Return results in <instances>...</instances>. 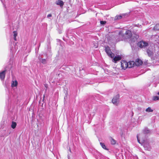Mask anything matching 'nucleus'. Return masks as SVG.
<instances>
[{"instance_id":"30","label":"nucleus","mask_w":159,"mask_h":159,"mask_svg":"<svg viewBox=\"0 0 159 159\" xmlns=\"http://www.w3.org/2000/svg\"><path fill=\"white\" fill-rule=\"evenodd\" d=\"M81 71H83V72L84 71V70H81Z\"/></svg>"},{"instance_id":"13","label":"nucleus","mask_w":159,"mask_h":159,"mask_svg":"<svg viewBox=\"0 0 159 159\" xmlns=\"http://www.w3.org/2000/svg\"><path fill=\"white\" fill-rule=\"evenodd\" d=\"M143 63L142 61L140 59H138L136 60L135 62V64L137 66H139L142 64Z\"/></svg>"},{"instance_id":"8","label":"nucleus","mask_w":159,"mask_h":159,"mask_svg":"<svg viewBox=\"0 0 159 159\" xmlns=\"http://www.w3.org/2000/svg\"><path fill=\"white\" fill-rule=\"evenodd\" d=\"M6 70V68H5L4 70L0 72V79L2 80H3L5 79Z\"/></svg>"},{"instance_id":"22","label":"nucleus","mask_w":159,"mask_h":159,"mask_svg":"<svg viewBox=\"0 0 159 159\" xmlns=\"http://www.w3.org/2000/svg\"><path fill=\"white\" fill-rule=\"evenodd\" d=\"M16 122H12L11 125V127L13 129H14L16 128Z\"/></svg>"},{"instance_id":"31","label":"nucleus","mask_w":159,"mask_h":159,"mask_svg":"<svg viewBox=\"0 0 159 159\" xmlns=\"http://www.w3.org/2000/svg\"><path fill=\"white\" fill-rule=\"evenodd\" d=\"M44 97H45V96H44V95H43V99H44Z\"/></svg>"},{"instance_id":"25","label":"nucleus","mask_w":159,"mask_h":159,"mask_svg":"<svg viewBox=\"0 0 159 159\" xmlns=\"http://www.w3.org/2000/svg\"><path fill=\"white\" fill-rule=\"evenodd\" d=\"M107 22L106 21H100V24L102 25H105Z\"/></svg>"},{"instance_id":"9","label":"nucleus","mask_w":159,"mask_h":159,"mask_svg":"<svg viewBox=\"0 0 159 159\" xmlns=\"http://www.w3.org/2000/svg\"><path fill=\"white\" fill-rule=\"evenodd\" d=\"M111 35L110 36V38L109 39L108 43L111 42L112 43H115L117 42V40L115 38V36H113V37L112 36L110 37Z\"/></svg>"},{"instance_id":"23","label":"nucleus","mask_w":159,"mask_h":159,"mask_svg":"<svg viewBox=\"0 0 159 159\" xmlns=\"http://www.w3.org/2000/svg\"><path fill=\"white\" fill-rule=\"evenodd\" d=\"M152 99L154 101L158 100H159V97L158 96H153Z\"/></svg>"},{"instance_id":"7","label":"nucleus","mask_w":159,"mask_h":159,"mask_svg":"<svg viewBox=\"0 0 159 159\" xmlns=\"http://www.w3.org/2000/svg\"><path fill=\"white\" fill-rule=\"evenodd\" d=\"M138 46L141 48L145 47L148 45V43L144 41H141L139 42L138 43Z\"/></svg>"},{"instance_id":"29","label":"nucleus","mask_w":159,"mask_h":159,"mask_svg":"<svg viewBox=\"0 0 159 159\" xmlns=\"http://www.w3.org/2000/svg\"><path fill=\"white\" fill-rule=\"evenodd\" d=\"M14 39L16 41V37H14Z\"/></svg>"},{"instance_id":"12","label":"nucleus","mask_w":159,"mask_h":159,"mask_svg":"<svg viewBox=\"0 0 159 159\" xmlns=\"http://www.w3.org/2000/svg\"><path fill=\"white\" fill-rule=\"evenodd\" d=\"M128 64V68H130L133 67L135 66V62L134 61H130L128 62H127Z\"/></svg>"},{"instance_id":"18","label":"nucleus","mask_w":159,"mask_h":159,"mask_svg":"<svg viewBox=\"0 0 159 159\" xmlns=\"http://www.w3.org/2000/svg\"><path fill=\"white\" fill-rule=\"evenodd\" d=\"M147 52L149 57H151L152 56V52L151 51H150L149 49H147Z\"/></svg>"},{"instance_id":"4","label":"nucleus","mask_w":159,"mask_h":159,"mask_svg":"<svg viewBox=\"0 0 159 159\" xmlns=\"http://www.w3.org/2000/svg\"><path fill=\"white\" fill-rule=\"evenodd\" d=\"M132 32L131 30H127L125 34V38L126 39H129L132 36Z\"/></svg>"},{"instance_id":"24","label":"nucleus","mask_w":159,"mask_h":159,"mask_svg":"<svg viewBox=\"0 0 159 159\" xmlns=\"http://www.w3.org/2000/svg\"><path fill=\"white\" fill-rule=\"evenodd\" d=\"M100 144L101 145L102 147L104 149H105L106 150H107V149L106 148V146H105V145L102 143H100Z\"/></svg>"},{"instance_id":"28","label":"nucleus","mask_w":159,"mask_h":159,"mask_svg":"<svg viewBox=\"0 0 159 159\" xmlns=\"http://www.w3.org/2000/svg\"><path fill=\"white\" fill-rule=\"evenodd\" d=\"M44 86H45V87L46 88V89H47V87H48V86H47V84H45L44 85Z\"/></svg>"},{"instance_id":"17","label":"nucleus","mask_w":159,"mask_h":159,"mask_svg":"<svg viewBox=\"0 0 159 159\" xmlns=\"http://www.w3.org/2000/svg\"><path fill=\"white\" fill-rule=\"evenodd\" d=\"M17 84L18 82L16 80H15V81H13L11 82V86L13 87H16Z\"/></svg>"},{"instance_id":"2","label":"nucleus","mask_w":159,"mask_h":159,"mask_svg":"<svg viewBox=\"0 0 159 159\" xmlns=\"http://www.w3.org/2000/svg\"><path fill=\"white\" fill-rule=\"evenodd\" d=\"M141 134H138L137 135V139L138 142L143 146L145 150L150 151L151 148L148 143L145 142V140L141 138Z\"/></svg>"},{"instance_id":"26","label":"nucleus","mask_w":159,"mask_h":159,"mask_svg":"<svg viewBox=\"0 0 159 159\" xmlns=\"http://www.w3.org/2000/svg\"><path fill=\"white\" fill-rule=\"evenodd\" d=\"M13 33H14V35H13L14 37H16V36H17V34L16 32L14 31L13 32Z\"/></svg>"},{"instance_id":"14","label":"nucleus","mask_w":159,"mask_h":159,"mask_svg":"<svg viewBox=\"0 0 159 159\" xmlns=\"http://www.w3.org/2000/svg\"><path fill=\"white\" fill-rule=\"evenodd\" d=\"M56 3V4L59 5L61 7H62L64 5L63 2L62 1L60 0L57 1Z\"/></svg>"},{"instance_id":"3","label":"nucleus","mask_w":159,"mask_h":159,"mask_svg":"<svg viewBox=\"0 0 159 159\" xmlns=\"http://www.w3.org/2000/svg\"><path fill=\"white\" fill-rule=\"evenodd\" d=\"M105 50L109 57L111 58L114 57V54L112 53L109 47L108 46L105 47Z\"/></svg>"},{"instance_id":"20","label":"nucleus","mask_w":159,"mask_h":159,"mask_svg":"<svg viewBox=\"0 0 159 159\" xmlns=\"http://www.w3.org/2000/svg\"><path fill=\"white\" fill-rule=\"evenodd\" d=\"M153 111V110L150 107H148L146 109V111L148 112H152Z\"/></svg>"},{"instance_id":"10","label":"nucleus","mask_w":159,"mask_h":159,"mask_svg":"<svg viewBox=\"0 0 159 159\" xmlns=\"http://www.w3.org/2000/svg\"><path fill=\"white\" fill-rule=\"evenodd\" d=\"M143 134H149L150 132V131L147 127H145L143 130ZM142 134L141 137L143 134Z\"/></svg>"},{"instance_id":"19","label":"nucleus","mask_w":159,"mask_h":159,"mask_svg":"<svg viewBox=\"0 0 159 159\" xmlns=\"http://www.w3.org/2000/svg\"><path fill=\"white\" fill-rule=\"evenodd\" d=\"M110 141L111 144L114 145L116 143V141L111 138H110Z\"/></svg>"},{"instance_id":"5","label":"nucleus","mask_w":159,"mask_h":159,"mask_svg":"<svg viewBox=\"0 0 159 159\" xmlns=\"http://www.w3.org/2000/svg\"><path fill=\"white\" fill-rule=\"evenodd\" d=\"M121 66L122 69L125 70L128 68V64L127 62L126 61L122 60L121 61Z\"/></svg>"},{"instance_id":"21","label":"nucleus","mask_w":159,"mask_h":159,"mask_svg":"<svg viewBox=\"0 0 159 159\" xmlns=\"http://www.w3.org/2000/svg\"><path fill=\"white\" fill-rule=\"evenodd\" d=\"M153 29L155 30H159V24L156 25L153 28Z\"/></svg>"},{"instance_id":"27","label":"nucleus","mask_w":159,"mask_h":159,"mask_svg":"<svg viewBox=\"0 0 159 159\" xmlns=\"http://www.w3.org/2000/svg\"><path fill=\"white\" fill-rule=\"evenodd\" d=\"M52 16V14H48V15L47 16V17H51Z\"/></svg>"},{"instance_id":"1","label":"nucleus","mask_w":159,"mask_h":159,"mask_svg":"<svg viewBox=\"0 0 159 159\" xmlns=\"http://www.w3.org/2000/svg\"><path fill=\"white\" fill-rule=\"evenodd\" d=\"M130 30L132 32L136 35L135 38L137 39L139 38V35L142 31V27L141 25H134L130 27Z\"/></svg>"},{"instance_id":"6","label":"nucleus","mask_w":159,"mask_h":159,"mask_svg":"<svg viewBox=\"0 0 159 159\" xmlns=\"http://www.w3.org/2000/svg\"><path fill=\"white\" fill-rule=\"evenodd\" d=\"M119 97V95H117L116 96L114 97L112 100V102L115 105H117L118 104V99Z\"/></svg>"},{"instance_id":"15","label":"nucleus","mask_w":159,"mask_h":159,"mask_svg":"<svg viewBox=\"0 0 159 159\" xmlns=\"http://www.w3.org/2000/svg\"><path fill=\"white\" fill-rule=\"evenodd\" d=\"M121 59V57L118 56H115L113 59V61L115 62H116L117 61L120 60Z\"/></svg>"},{"instance_id":"11","label":"nucleus","mask_w":159,"mask_h":159,"mask_svg":"<svg viewBox=\"0 0 159 159\" xmlns=\"http://www.w3.org/2000/svg\"><path fill=\"white\" fill-rule=\"evenodd\" d=\"M126 14V13H125L116 16L115 17V20H120L123 17L125 16Z\"/></svg>"},{"instance_id":"16","label":"nucleus","mask_w":159,"mask_h":159,"mask_svg":"<svg viewBox=\"0 0 159 159\" xmlns=\"http://www.w3.org/2000/svg\"><path fill=\"white\" fill-rule=\"evenodd\" d=\"M39 58L40 61L43 64H45L46 63V61L45 59L42 58L40 57H39Z\"/></svg>"}]
</instances>
